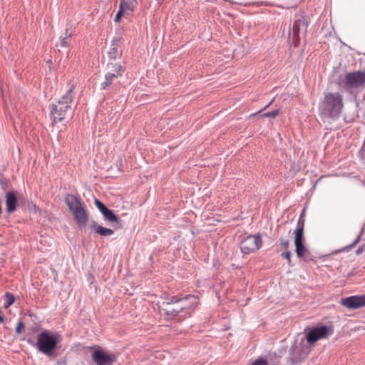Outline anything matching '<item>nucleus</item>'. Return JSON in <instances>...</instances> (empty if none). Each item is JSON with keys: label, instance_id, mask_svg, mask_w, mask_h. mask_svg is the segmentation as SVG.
Masks as SVG:
<instances>
[{"label": "nucleus", "instance_id": "obj_7", "mask_svg": "<svg viewBox=\"0 0 365 365\" xmlns=\"http://www.w3.org/2000/svg\"><path fill=\"white\" fill-rule=\"evenodd\" d=\"M189 299H193L195 300L194 297L187 296L183 299H178L176 297H173L168 302L170 305L176 310L178 314H180V319H185L190 317L191 316L192 311L196 306L195 302H189Z\"/></svg>", "mask_w": 365, "mask_h": 365}, {"label": "nucleus", "instance_id": "obj_4", "mask_svg": "<svg viewBox=\"0 0 365 365\" xmlns=\"http://www.w3.org/2000/svg\"><path fill=\"white\" fill-rule=\"evenodd\" d=\"M305 220L303 217L299 218L297 229L294 231V245L297 255L304 260L311 259V254L304 245L305 238L304 235Z\"/></svg>", "mask_w": 365, "mask_h": 365}, {"label": "nucleus", "instance_id": "obj_17", "mask_svg": "<svg viewBox=\"0 0 365 365\" xmlns=\"http://www.w3.org/2000/svg\"><path fill=\"white\" fill-rule=\"evenodd\" d=\"M108 72L114 73L115 74H118V76H122L123 73L124 72L125 68L117 63H113L110 62L108 64Z\"/></svg>", "mask_w": 365, "mask_h": 365}, {"label": "nucleus", "instance_id": "obj_25", "mask_svg": "<svg viewBox=\"0 0 365 365\" xmlns=\"http://www.w3.org/2000/svg\"><path fill=\"white\" fill-rule=\"evenodd\" d=\"M282 257L287 260L288 264H291V252L288 250L282 253Z\"/></svg>", "mask_w": 365, "mask_h": 365}, {"label": "nucleus", "instance_id": "obj_6", "mask_svg": "<svg viewBox=\"0 0 365 365\" xmlns=\"http://www.w3.org/2000/svg\"><path fill=\"white\" fill-rule=\"evenodd\" d=\"M343 107L342 96L338 93H327L323 102L324 112L329 116L338 115Z\"/></svg>", "mask_w": 365, "mask_h": 365}, {"label": "nucleus", "instance_id": "obj_13", "mask_svg": "<svg viewBox=\"0 0 365 365\" xmlns=\"http://www.w3.org/2000/svg\"><path fill=\"white\" fill-rule=\"evenodd\" d=\"M329 334V329L326 326L316 327L310 330L306 337L309 344H314L317 341L327 338Z\"/></svg>", "mask_w": 365, "mask_h": 365}, {"label": "nucleus", "instance_id": "obj_26", "mask_svg": "<svg viewBox=\"0 0 365 365\" xmlns=\"http://www.w3.org/2000/svg\"><path fill=\"white\" fill-rule=\"evenodd\" d=\"M280 246L284 250H287L289 246V242L287 239H281L280 240Z\"/></svg>", "mask_w": 365, "mask_h": 365}, {"label": "nucleus", "instance_id": "obj_2", "mask_svg": "<svg viewBox=\"0 0 365 365\" xmlns=\"http://www.w3.org/2000/svg\"><path fill=\"white\" fill-rule=\"evenodd\" d=\"M74 90L75 86L72 85L66 93L61 97L57 103L51 106V115L53 123L60 122L66 118L67 110L71 109Z\"/></svg>", "mask_w": 365, "mask_h": 365}, {"label": "nucleus", "instance_id": "obj_20", "mask_svg": "<svg viewBox=\"0 0 365 365\" xmlns=\"http://www.w3.org/2000/svg\"><path fill=\"white\" fill-rule=\"evenodd\" d=\"M106 220L113 222H118V217L113 213V212L109 209H108L105 213L103 214Z\"/></svg>", "mask_w": 365, "mask_h": 365}, {"label": "nucleus", "instance_id": "obj_27", "mask_svg": "<svg viewBox=\"0 0 365 365\" xmlns=\"http://www.w3.org/2000/svg\"><path fill=\"white\" fill-rule=\"evenodd\" d=\"M250 365H267V361L262 358L256 359Z\"/></svg>", "mask_w": 365, "mask_h": 365}, {"label": "nucleus", "instance_id": "obj_18", "mask_svg": "<svg viewBox=\"0 0 365 365\" xmlns=\"http://www.w3.org/2000/svg\"><path fill=\"white\" fill-rule=\"evenodd\" d=\"M118 76H118V74L111 72H108L106 75L105 81L101 83L102 88H107L113 83V81L116 79Z\"/></svg>", "mask_w": 365, "mask_h": 365}, {"label": "nucleus", "instance_id": "obj_22", "mask_svg": "<svg viewBox=\"0 0 365 365\" xmlns=\"http://www.w3.org/2000/svg\"><path fill=\"white\" fill-rule=\"evenodd\" d=\"M108 54L110 58L115 59L120 55V52L115 45H112Z\"/></svg>", "mask_w": 365, "mask_h": 365}, {"label": "nucleus", "instance_id": "obj_23", "mask_svg": "<svg viewBox=\"0 0 365 365\" xmlns=\"http://www.w3.org/2000/svg\"><path fill=\"white\" fill-rule=\"evenodd\" d=\"M281 113L279 109L272 110L271 112L264 113L262 115H261V117L263 118H275L277 115H278Z\"/></svg>", "mask_w": 365, "mask_h": 365}, {"label": "nucleus", "instance_id": "obj_33", "mask_svg": "<svg viewBox=\"0 0 365 365\" xmlns=\"http://www.w3.org/2000/svg\"><path fill=\"white\" fill-rule=\"evenodd\" d=\"M257 115V113L251 114V115H250V118H252V117H253V116H255V115Z\"/></svg>", "mask_w": 365, "mask_h": 365}, {"label": "nucleus", "instance_id": "obj_24", "mask_svg": "<svg viewBox=\"0 0 365 365\" xmlns=\"http://www.w3.org/2000/svg\"><path fill=\"white\" fill-rule=\"evenodd\" d=\"M95 205L102 214L105 213V212L108 209L103 202L97 199L95 200Z\"/></svg>", "mask_w": 365, "mask_h": 365}, {"label": "nucleus", "instance_id": "obj_1", "mask_svg": "<svg viewBox=\"0 0 365 365\" xmlns=\"http://www.w3.org/2000/svg\"><path fill=\"white\" fill-rule=\"evenodd\" d=\"M65 202L69 208L76 224L79 227H86L88 221V215L86 206L79 197L73 194H67Z\"/></svg>", "mask_w": 365, "mask_h": 365}, {"label": "nucleus", "instance_id": "obj_11", "mask_svg": "<svg viewBox=\"0 0 365 365\" xmlns=\"http://www.w3.org/2000/svg\"><path fill=\"white\" fill-rule=\"evenodd\" d=\"M157 305L159 314L165 319L168 320H177L178 322L183 320V319H180V314L170 305L168 302H163Z\"/></svg>", "mask_w": 365, "mask_h": 365}, {"label": "nucleus", "instance_id": "obj_30", "mask_svg": "<svg viewBox=\"0 0 365 365\" xmlns=\"http://www.w3.org/2000/svg\"><path fill=\"white\" fill-rule=\"evenodd\" d=\"M61 46H67L66 38H63L61 40Z\"/></svg>", "mask_w": 365, "mask_h": 365}, {"label": "nucleus", "instance_id": "obj_9", "mask_svg": "<svg viewBox=\"0 0 365 365\" xmlns=\"http://www.w3.org/2000/svg\"><path fill=\"white\" fill-rule=\"evenodd\" d=\"M365 85V73L356 71L348 73L345 76V86L347 89L357 88Z\"/></svg>", "mask_w": 365, "mask_h": 365}, {"label": "nucleus", "instance_id": "obj_19", "mask_svg": "<svg viewBox=\"0 0 365 365\" xmlns=\"http://www.w3.org/2000/svg\"><path fill=\"white\" fill-rule=\"evenodd\" d=\"M96 233L102 236H110L113 234V230L109 228L104 227L101 225H93Z\"/></svg>", "mask_w": 365, "mask_h": 365}, {"label": "nucleus", "instance_id": "obj_21", "mask_svg": "<svg viewBox=\"0 0 365 365\" xmlns=\"http://www.w3.org/2000/svg\"><path fill=\"white\" fill-rule=\"evenodd\" d=\"M4 307L8 308L11 304H14L15 301V297L13 294L6 292L4 297Z\"/></svg>", "mask_w": 365, "mask_h": 365}, {"label": "nucleus", "instance_id": "obj_14", "mask_svg": "<svg viewBox=\"0 0 365 365\" xmlns=\"http://www.w3.org/2000/svg\"><path fill=\"white\" fill-rule=\"evenodd\" d=\"M309 21L307 17L297 15L293 24V34L299 38V35H306Z\"/></svg>", "mask_w": 365, "mask_h": 365}, {"label": "nucleus", "instance_id": "obj_5", "mask_svg": "<svg viewBox=\"0 0 365 365\" xmlns=\"http://www.w3.org/2000/svg\"><path fill=\"white\" fill-rule=\"evenodd\" d=\"M305 220L303 217L299 218L297 229L294 231V245L297 255L304 260L311 259V254L304 245L305 238L304 235Z\"/></svg>", "mask_w": 365, "mask_h": 365}, {"label": "nucleus", "instance_id": "obj_28", "mask_svg": "<svg viewBox=\"0 0 365 365\" xmlns=\"http://www.w3.org/2000/svg\"><path fill=\"white\" fill-rule=\"evenodd\" d=\"M24 324L21 321L19 322L17 327L16 328V332L17 334L21 333V331L24 329Z\"/></svg>", "mask_w": 365, "mask_h": 365}, {"label": "nucleus", "instance_id": "obj_8", "mask_svg": "<svg viewBox=\"0 0 365 365\" xmlns=\"http://www.w3.org/2000/svg\"><path fill=\"white\" fill-rule=\"evenodd\" d=\"M262 245L259 235H249L242 240L240 250L242 253L249 255L258 250Z\"/></svg>", "mask_w": 365, "mask_h": 365}, {"label": "nucleus", "instance_id": "obj_15", "mask_svg": "<svg viewBox=\"0 0 365 365\" xmlns=\"http://www.w3.org/2000/svg\"><path fill=\"white\" fill-rule=\"evenodd\" d=\"M341 304L350 309H356L365 306V295H355L341 299Z\"/></svg>", "mask_w": 365, "mask_h": 365}, {"label": "nucleus", "instance_id": "obj_32", "mask_svg": "<svg viewBox=\"0 0 365 365\" xmlns=\"http://www.w3.org/2000/svg\"><path fill=\"white\" fill-rule=\"evenodd\" d=\"M4 322V317L0 315V323H2Z\"/></svg>", "mask_w": 365, "mask_h": 365}, {"label": "nucleus", "instance_id": "obj_12", "mask_svg": "<svg viewBox=\"0 0 365 365\" xmlns=\"http://www.w3.org/2000/svg\"><path fill=\"white\" fill-rule=\"evenodd\" d=\"M92 359L96 365H112L116 360L113 354H108L102 349H96L92 353Z\"/></svg>", "mask_w": 365, "mask_h": 365}, {"label": "nucleus", "instance_id": "obj_31", "mask_svg": "<svg viewBox=\"0 0 365 365\" xmlns=\"http://www.w3.org/2000/svg\"><path fill=\"white\" fill-rule=\"evenodd\" d=\"M273 101H274V99H272V100L269 103V104H268V105H267V106L264 108V110H265V109H267L268 107H269V106L272 105V103H273Z\"/></svg>", "mask_w": 365, "mask_h": 365}, {"label": "nucleus", "instance_id": "obj_16", "mask_svg": "<svg viewBox=\"0 0 365 365\" xmlns=\"http://www.w3.org/2000/svg\"><path fill=\"white\" fill-rule=\"evenodd\" d=\"M6 211L12 213L16 210L17 198L14 192H7L6 194Z\"/></svg>", "mask_w": 365, "mask_h": 365}, {"label": "nucleus", "instance_id": "obj_3", "mask_svg": "<svg viewBox=\"0 0 365 365\" xmlns=\"http://www.w3.org/2000/svg\"><path fill=\"white\" fill-rule=\"evenodd\" d=\"M61 337L57 334H51L45 330L38 334L36 346L38 351L47 356H51L57 348Z\"/></svg>", "mask_w": 365, "mask_h": 365}, {"label": "nucleus", "instance_id": "obj_10", "mask_svg": "<svg viewBox=\"0 0 365 365\" xmlns=\"http://www.w3.org/2000/svg\"><path fill=\"white\" fill-rule=\"evenodd\" d=\"M138 4L137 0H120L119 10L115 17V22L120 21L123 16L131 14Z\"/></svg>", "mask_w": 365, "mask_h": 365}, {"label": "nucleus", "instance_id": "obj_29", "mask_svg": "<svg viewBox=\"0 0 365 365\" xmlns=\"http://www.w3.org/2000/svg\"><path fill=\"white\" fill-rule=\"evenodd\" d=\"M364 252H365V244L360 245L356 251V255H358L362 254Z\"/></svg>", "mask_w": 365, "mask_h": 365}]
</instances>
